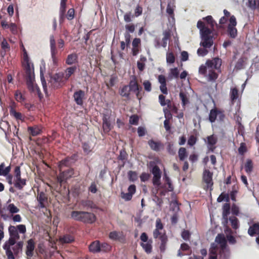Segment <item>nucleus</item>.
Segmentation results:
<instances>
[{
  "label": "nucleus",
  "instance_id": "1",
  "mask_svg": "<svg viewBox=\"0 0 259 259\" xmlns=\"http://www.w3.org/2000/svg\"><path fill=\"white\" fill-rule=\"evenodd\" d=\"M197 27L200 31L201 37L200 45L203 47V48H199L197 53L198 56H204L208 53L207 49L210 48L213 44V32L201 20L197 22Z\"/></svg>",
  "mask_w": 259,
  "mask_h": 259
},
{
  "label": "nucleus",
  "instance_id": "2",
  "mask_svg": "<svg viewBox=\"0 0 259 259\" xmlns=\"http://www.w3.org/2000/svg\"><path fill=\"white\" fill-rule=\"evenodd\" d=\"M23 65L25 71L26 84L29 91L33 93H36L40 96L41 95L40 90L37 85L34 83L35 79L33 65H32V66H31L25 49H24Z\"/></svg>",
  "mask_w": 259,
  "mask_h": 259
},
{
  "label": "nucleus",
  "instance_id": "3",
  "mask_svg": "<svg viewBox=\"0 0 259 259\" xmlns=\"http://www.w3.org/2000/svg\"><path fill=\"white\" fill-rule=\"evenodd\" d=\"M70 218L73 220L85 224H93L96 221L95 214L92 212L73 210L71 212Z\"/></svg>",
  "mask_w": 259,
  "mask_h": 259
},
{
  "label": "nucleus",
  "instance_id": "4",
  "mask_svg": "<svg viewBox=\"0 0 259 259\" xmlns=\"http://www.w3.org/2000/svg\"><path fill=\"white\" fill-rule=\"evenodd\" d=\"M222 64V59L219 57L212 58L211 60H207L205 64H202L199 68V73L204 76H207V70L210 68H214L221 72V66Z\"/></svg>",
  "mask_w": 259,
  "mask_h": 259
},
{
  "label": "nucleus",
  "instance_id": "5",
  "mask_svg": "<svg viewBox=\"0 0 259 259\" xmlns=\"http://www.w3.org/2000/svg\"><path fill=\"white\" fill-rule=\"evenodd\" d=\"M59 173L57 176V182L60 186L66 184L67 180L74 175V170L72 167L59 168Z\"/></svg>",
  "mask_w": 259,
  "mask_h": 259
},
{
  "label": "nucleus",
  "instance_id": "6",
  "mask_svg": "<svg viewBox=\"0 0 259 259\" xmlns=\"http://www.w3.org/2000/svg\"><path fill=\"white\" fill-rule=\"evenodd\" d=\"M66 80L64 78V72L56 73L51 76L50 83L54 89H57L65 84Z\"/></svg>",
  "mask_w": 259,
  "mask_h": 259
},
{
  "label": "nucleus",
  "instance_id": "7",
  "mask_svg": "<svg viewBox=\"0 0 259 259\" xmlns=\"http://www.w3.org/2000/svg\"><path fill=\"white\" fill-rule=\"evenodd\" d=\"M237 22L234 15H232L229 19V23L227 26L226 32L228 36L232 39H235L238 35V30L236 28Z\"/></svg>",
  "mask_w": 259,
  "mask_h": 259
},
{
  "label": "nucleus",
  "instance_id": "8",
  "mask_svg": "<svg viewBox=\"0 0 259 259\" xmlns=\"http://www.w3.org/2000/svg\"><path fill=\"white\" fill-rule=\"evenodd\" d=\"M151 172L153 175L152 182L153 185L159 188L161 185L160 179L161 177V171L157 165L153 167Z\"/></svg>",
  "mask_w": 259,
  "mask_h": 259
},
{
  "label": "nucleus",
  "instance_id": "9",
  "mask_svg": "<svg viewBox=\"0 0 259 259\" xmlns=\"http://www.w3.org/2000/svg\"><path fill=\"white\" fill-rule=\"evenodd\" d=\"M160 230L155 229L153 231V237L155 239L159 238L161 241L160 249H164L167 241V237L165 233H162Z\"/></svg>",
  "mask_w": 259,
  "mask_h": 259
},
{
  "label": "nucleus",
  "instance_id": "10",
  "mask_svg": "<svg viewBox=\"0 0 259 259\" xmlns=\"http://www.w3.org/2000/svg\"><path fill=\"white\" fill-rule=\"evenodd\" d=\"M212 173L208 169H204L203 172V181L206 183L207 189L210 188V190L212 189V187L213 184L212 182Z\"/></svg>",
  "mask_w": 259,
  "mask_h": 259
},
{
  "label": "nucleus",
  "instance_id": "11",
  "mask_svg": "<svg viewBox=\"0 0 259 259\" xmlns=\"http://www.w3.org/2000/svg\"><path fill=\"white\" fill-rule=\"evenodd\" d=\"M51 57L54 64H56L58 59L56 57L58 51L56 47V41L53 35L50 36V39Z\"/></svg>",
  "mask_w": 259,
  "mask_h": 259
},
{
  "label": "nucleus",
  "instance_id": "12",
  "mask_svg": "<svg viewBox=\"0 0 259 259\" xmlns=\"http://www.w3.org/2000/svg\"><path fill=\"white\" fill-rule=\"evenodd\" d=\"M84 91L79 90L74 93L73 98L76 104L79 106H82L83 104V100L85 99Z\"/></svg>",
  "mask_w": 259,
  "mask_h": 259
},
{
  "label": "nucleus",
  "instance_id": "13",
  "mask_svg": "<svg viewBox=\"0 0 259 259\" xmlns=\"http://www.w3.org/2000/svg\"><path fill=\"white\" fill-rule=\"evenodd\" d=\"M76 155H73L71 156H68L65 159L61 160L58 165L59 168H66L65 167H70V165L74 162Z\"/></svg>",
  "mask_w": 259,
  "mask_h": 259
},
{
  "label": "nucleus",
  "instance_id": "14",
  "mask_svg": "<svg viewBox=\"0 0 259 259\" xmlns=\"http://www.w3.org/2000/svg\"><path fill=\"white\" fill-rule=\"evenodd\" d=\"M136 187L135 185H131L128 188L127 193H121V197L125 201H130L132 199L133 195L135 193Z\"/></svg>",
  "mask_w": 259,
  "mask_h": 259
},
{
  "label": "nucleus",
  "instance_id": "15",
  "mask_svg": "<svg viewBox=\"0 0 259 259\" xmlns=\"http://www.w3.org/2000/svg\"><path fill=\"white\" fill-rule=\"evenodd\" d=\"M207 144L209 151L213 152L216 148L215 144L218 142L216 136L212 135L207 137Z\"/></svg>",
  "mask_w": 259,
  "mask_h": 259
},
{
  "label": "nucleus",
  "instance_id": "16",
  "mask_svg": "<svg viewBox=\"0 0 259 259\" xmlns=\"http://www.w3.org/2000/svg\"><path fill=\"white\" fill-rule=\"evenodd\" d=\"M37 200L38 202V206L40 208L46 207L48 203V197L44 192L39 193L37 196Z\"/></svg>",
  "mask_w": 259,
  "mask_h": 259
},
{
  "label": "nucleus",
  "instance_id": "17",
  "mask_svg": "<svg viewBox=\"0 0 259 259\" xmlns=\"http://www.w3.org/2000/svg\"><path fill=\"white\" fill-rule=\"evenodd\" d=\"M128 86L131 91L132 92L142 90V87L138 84L137 77L135 76L132 77V79L130 80Z\"/></svg>",
  "mask_w": 259,
  "mask_h": 259
},
{
  "label": "nucleus",
  "instance_id": "18",
  "mask_svg": "<svg viewBox=\"0 0 259 259\" xmlns=\"http://www.w3.org/2000/svg\"><path fill=\"white\" fill-rule=\"evenodd\" d=\"M141 40L139 38H135L132 41V54L137 56L140 52Z\"/></svg>",
  "mask_w": 259,
  "mask_h": 259
},
{
  "label": "nucleus",
  "instance_id": "19",
  "mask_svg": "<svg viewBox=\"0 0 259 259\" xmlns=\"http://www.w3.org/2000/svg\"><path fill=\"white\" fill-rule=\"evenodd\" d=\"M35 248V242L32 239L27 241L26 254L27 256L31 257L33 255V251Z\"/></svg>",
  "mask_w": 259,
  "mask_h": 259
},
{
  "label": "nucleus",
  "instance_id": "20",
  "mask_svg": "<svg viewBox=\"0 0 259 259\" xmlns=\"http://www.w3.org/2000/svg\"><path fill=\"white\" fill-rule=\"evenodd\" d=\"M109 117L107 115H103L102 118V128L104 132L106 134L109 132L111 130V125L109 120Z\"/></svg>",
  "mask_w": 259,
  "mask_h": 259
},
{
  "label": "nucleus",
  "instance_id": "21",
  "mask_svg": "<svg viewBox=\"0 0 259 259\" xmlns=\"http://www.w3.org/2000/svg\"><path fill=\"white\" fill-rule=\"evenodd\" d=\"M148 143L150 148L156 152L159 151L160 149L163 147L160 141H155L152 139L149 140Z\"/></svg>",
  "mask_w": 259,
  "mask_h": 259
},
{
  "label": "nucleus",
  "instance_id": "22",
  "mask_svg": "<svg viewBox=\"0 0 259 259\" xmlns=\"http://www.w3.org/2000/svg\"><path fill=\"white\" fill-rule=\"evenodd\" d=\"M89 251L93 253L101 251L100 242L98 240L92 242L89 246Z\"/></svg>",
  "mask_w": 259,
  "mask_h": 259
},
{
  "label": "nucleus",
  "instance_id": "23",
  "mask_svg": "<svg viewBox=\"0 0 259 259\" xmlns=\"http://www.w3.org/2000/svg\"><path fill=\"white\" fill-rule=\"evenodd\" d=\"M109 237L111 240L119 241H121L124 239L122 232H117L115 231L111 232L109 234Z\"/></svg>",
  "mask_w": 259,
  "mask_h": 259
},
{
  "label": "nucleus",
  "instance_id": "24",
  "mask_svg": "<svg viewBox=\"0 0 259 259\" xmlns=\"http://www.w3.org/2000/svg\"><path fill=\"white\" fill-rule=\"evenodd\" d=\"M248 233L250 236L259 234V222L253 223L248 229Z\"/></svg>",
  "mask_w": 259,
  "mask_h": 259
},
{
  "label": "nucleus",
  "instance_id": "25",
  "mask_svg": "<svg viewBox=\"0 0 259 259\" xmlns=\"http://www.w3.org/2000/svg\"><path fill=\"white\" fill-rule=\"evenodd\" d=\"M78 62V56L76 53L68 55L66 59L65 63L71 65Z\"/></svg>",
  "mask_w": 259,
  "mask_h": 259
},
{
  "label": "nucleus",
  "instance_id": "26",
  "mask_svg": "<svg viewBox=\"0 0 259 259\" xmlns=\"http://www.w3.org/2000/svg\"><path fill=\"white\" fill-rule=\"evenodd\" d=\"M152 240L149 239L147 242H141L140 245L142 247L144 251L148 254L150 253L152 250Z\"/></svg>",
  "mask_w": 259,
  "mask_h": 259
},
{
  "label": "nucleus",
  "instance_id": "27",
  "mask_svg": "<svg viewBox=\"0 0 259 259\" xmlns=\"http://www.w3.org/2000/svg\"><path fill=\"white\" fill-rule=\"evenodd\" d=\"M77 69L75 66L67 68L64 72V78L66 81L69 79L70 76L73 75Z\"/></svg>",
  "mask_w": 259,
  "mask_h": 259
},
{
  "label": "nucleus",
  "instance_id": "28",
  "mask_svg": "<svg viewBox=\"0 0 259 259\" xmlns=\"http://www.w3.org/2000/svg\"><path fill=\"white\" fill-rule=\"evenodd\" d=\"M11 165L6 166L4 162L1 163L0 164V176H7L11 171Z\"/></svg>",
  "mask_w": 259,
  "mask_h": 259
},
{
  "label": "nucleus",
  "instance_id": "29",
  "mask_svg": "<svg viewBox=\"0 0 259 259\" xmlns=\"http://www.w3.org/2000/svg\"><path fill=\"white\" fill-rule=\"evenodd\" d=\"M253 169V163L250 159H247L246 162L244 164V169L245 172L248 174L250 175Z\"/></svg>",
  "mask_w": 259,
  "mask_h": 259
},
{
  "label": "nucleus",
  "instance_id": "30",
  "mask_svg": "<svg viewBox=\"0 0 259 259\" xmlns=\"http://www.w3.org/2000/svg\"><path fill=\"white\" fill-rule=\"evenodd\" d=\"M213 68H210L208 69V73L207 74V79L209 81H214L218 77V74L213 69Z\"/></svg>",
  "mask_w": 259,
  "mask_h": 259
},
{
  "label": "nucleus",
  "instance_id": "31",
  "mask_svg": "<svg viewBox=\"0 0 259 259\" xmlns=\"http://www.w3.org/2000/svg\"><path fill=\"white\" fill-rule=\"evenodd\" d=\"M230 96L231 103L232 104H233L239 97L238 90L237 89V88L231 89Z\"/></svg>",
  "mask_w": 259,
  "mask_h": 259
},
{
  "label": "nucleus",
  "instance_id": "32",
  "mask_svg": "<svg viewBox=\"0 0 259 259\" xmlns=\"http://www.w3.org/2000/svg\"><path fill=\"white\" fill-rule=\"evenodd\" d=\"M9 232L11 237L17 239L18 240L19 239L20 236L16 227L10 226L9 227Z\"/></svg>",
  "mask_w": 259,
  "mask_h": 259
},
{
  "label": "nucleus",
  "instance_id": "33",
  "mask_svg": "<svg viewBox=\"0 0 259 259\" xmlns=\"http://www.w3.org/2000/svg\"><path fill=\"white\" fill-rule=\"evenodd\" d=\"M28 131L31 136H36L41 133V130L38 126H29L28 127Z\"/></svg>",
  "mask_w": 259,
  "mask_h": 259
},
{
  "label": "nucleus",
  "instance_id": "34",
  "mask_svg": "<svg viewBox=\"0 0 259 259\" xmlns=\"http://www.w3.org/2000/svg\"><path fill=\"white\" fill-rule=\"evenodd\" d=\"M26 184V179L22 178L18 180H15V182L14 183V186L19 190H22Z\"/></svg>",
  "mask_w": 259,
  "mask_h": 259
},
{
  "label": "nucleus",
  "instance_id": "35",
  "mask_svg": "<svg viewBox=\"0 0 259 259\" xmlns=\"http://www.w3.org/2000/svg\"><path fill=\"white\" fill-rule=\"evenodd\" d=\"M131 90L127 85H124L119 91V94L123 97L129 98Z\"/></svg>",
  "mask_w": 259,
  "mask_h": 259
},
{
  "label": "nucleus",
  "instance_id": "36",
  "mask_svg": "<svg viewBox=\"0 0 259 259\" xmlns=\"http://www.w3.org/2000/svg\"><path fill=\"white\" fill-rule=\"evenodd\" d=\"M163 179L165 181L164 187H166V186L168 185V188L166 189V191H172L174 190L173 186L171 183L170 180L169 178L168 177L166 173L164 174Z\"/></svg>",
  "mask_w": 259,
  "mask_h": 259
},
{
  "label": "nucleus",
  "instance_id": "37",
  "mask_svg": "<svg viewBox=\"0 0 259 259\" xmlns=\"http://www.w3.org/2000/svg\"><path fill=\"white\" fill-rule=\"evenodd\" d=\"M221 112L219 111L216 108L212 109L210 111V113L209 114V120L211 122H213L215 121L217 115L220 113Z\"/></svg>",
  "mask_w": 259,
  "mask_h": 259
},
{
  "label": "nucleus",
  "instance_id": "38",
  "mask_svg": "<svg viewBox=\"0 0 259 259\" xmlns=\"http://www.w3.org/2000/svg\"><path fill=\"white\" fill-rule=\"evenodd\" d=\"M248 7L251 10L259 11V0H248Z\"/></svg>",
  "mask_w": 259,
  "mask_h": 259
},
{
  "label": "nucleus",
  "instance_id": "39",
  "mask_svg": "<svg viewBox=\"0 0 259 259\" xmlns=\"http://www.w3.org/2000/svg\"><path fill=\"white\" fill-rule=\"evenodd\" d=\"M10 115L13 116L15 117V118L16 120H24V117L23 115L20 113L17 112L15 109H10Z\"/></svg>",
  "mask_w": 259,
  "mask_h": 259
},
{
  "label": "nucleus",
  "instance_id": "40",
  "mask_svg": "<svg viewBox=\"0 0 259 259\" xmlns=\"http://www.w3.org/2000/svg\"><path fill=\"white\" fill-rule=\"evenodd\" d=\"M178 156L180 160L184 161V160L188 156V153L186 149L184 147H181L178 151Z\"/></svg>",
  "mask_w": 259,
  "mask_h": 259
},
{
  "label": "nucleus",
  "instance_id": "41",
  "mask_svg": "<svg viewBox=\"0 0 259 259\" xmlns=\"http://www.w3.org/2000/svg\"><path fill=\"white\" fill-rule=\"evenodd\" d=\"M229 221L232 228L234 229H237L239 227V220L235 216H231L229 218Z\"/></svg>",
  "mask_w": 259,
  "mask_h": 259
},
{
  "label": "nucleus",
  "instance_id": "42",
  "mask_svg": "<svg viewBox=\"0 0 259 259\" xmlns=\"http://www.w3.org/2000/svg\"><path fill=\"white\" fill-rule=\"evenodd\" d=\"M230 206L228 203H225L223 206V217L226 221L228 220V215L230 214Z\"/></svg>",
  "mask_w": 259,
  "mask_h": 259
},
{
  "label": "nucleus",
  "instance_id": "43",
  "mask_svg": "<svg viewBox=\"0 0 259 259\" xmlns=\"http://www.w3.org/2000/svg\"><path fill=\"white\" fill-rule=\"evenodd\" d=\"M17 240V239L10 237L9 240L3 245V248L11 249V246L15 244Z\"/></svg>",
  "mask_w": 259,
  "mask_h": 259
},
{
  "label": "nucleus",
  "instance_id": "44",
  "mask_svg": "<svg viewBox=\"0 0 259 259\" xmlns=\"http://www.w3.org/2000/svg\"><path fill=\"white\" fill-rule=\"evenodd\" d=\"M203 20H205L207 24L210 27V29L212 31L215 24V21L213 20L212 17L210 15L207 16L203 18Z\"/></svg>",
  "mask_w": 259,
  "mask_h": 259
},
{
  "label": "nucleus",
  "instance_id": "45",
  "mask_svg": "<svg viewBox=\"0 0 259 259\" xmlns=\"http://www.w3.org/2000/svg\"><path fill=\"white\" fill-rule=\"evenodd\" d=\"M66 4H61L60 8V21L63 22L65 18Z\"/></svg>",
  "mask_w": 259,
  "mask_h": 259
},
{
  "label": "nucleus",
  "instance_id": "46",
  "mask_svg": "<svg viewBox=\"0 0 259 259\" xmlns=\"http://www.w3.org/2000/svg\"><path fill=\"white\" fill-rule=\"evenodd\" d=\"M23 243L22 241H19L13 247L14 254L17 255L19 253L20 250L22 249Z\"/></svg>",
  "mask_w": 259,
  "mask_h": 259
},
{
  "label": "nucleus",
  "instance_id": "47",
  "mask_svg": "<svg viewBox=\"0 0 259 259\" xmlns=\"http://www.w3.org/2000/svg\"><path fill=\"white\" fill-rule=\"evenodd\" d=\"M143 13V8L139 4L136 6V8L134 10V15L132 16L133 17H138L141 16Z\"/></svg>",
  "mask_w": 259,
  "mask_h": 259
},
{
  "label": "nucleus",
  "instance_id": "48",
  "mask_svg": "<svg viewBox=\"0 0 259 259\" xmlns=\"http://www.w3.org/2000/svg\"><path fill=\"white\" fill-rule=\"evenodd\" d=\"M60 240L63 243H69L73 241L74 238L70 235H66L61 238Z\"/></svg>",
  "mask_w": 259,
  "mask_h": 259
},
{
  "label": "nucleus",
  "instance_id": "49",
  "mask_svg": "<svg viewBox=\"0 0 259 259\" xmlns=\"http://www.w3.org/2000/svg\"><path fill=\"white\" fill-rule=\"evenodd\" d=\"M180 97L182 101V106L183 107L185 106L189 103V100L186 95L183 92H180Z\"/></svg>",
  "mask_w": 259,
  "mask_h": 259
},
{
  "label": "nucleus",
  "instance_id": "50",
  "mask_svg": "<svg viewBox=\"0 0 259 259\" xmlns=\"http://www.w3.org/2000/svg\"><path fill=\"white\" fill-rule=\"evenodd\" d=\"M175 61V57L173 53L168 52L166 54V62L167 63L172 64Z\"/></svg>",
  "mask_w": 259,
  "mask_h": 259
},
{
  "label": "nucleus",
  "instance_id": "51",
  "mask_svg": "<svg viewBox=\"0 0 259 259\" xmlns=\"http://www.w3.org/2000/svg\"><path fill=\"white\" fill-rule=\"evenodd\" d=\"M15 98L16 100L19 102H23L25 98L24 96L22 95L21 92L19 90H17L15 93Z\"/></svg>",
  "mask_w": 259,
  "mask_h": 259
},
{
  "label": "nucleus",
  "instance_id": "52",
  "mask_svg": "<svg viewBox=\"0 0 259 259\" xmlns=\"http://www.w3.org/2000/svg\"><path fill=\"white\" fill-rule=\"evenodd\" d=\"M139 118L138 115L134 114L130 117L129 122L133 125H138Z\"/></svg>",
  "mask_w": 259,
  "mask_h": 259
},
{
  "label": "nucleus",
  "instance_id": "53",
  "mask_svg": "<svg viewBox=\"0 0 259 259\" xmlns=\"http://www.w3.org/2000/svg\"><path fill=\"white\" fill-rule=\"evenodd\" d=\"M166 13L168 14V15L174 18V9L171 5V3H169L167 5V8H166Z\"/></svg>",
  "mask_w": 259,
  "mask_h": 259
},
{
  "label": "nucleus",
  "instance_id": "54",
  "mask_svg": "<svg viewBox=\"0 0 259 259\" xmlns=\"http://www.w3.org/2000/svg\"><path fill=\"white\" fill-rule=\"evenodd\" d=\"M82 149L83 152L87 154H89L92 151L91 147L90 146L89 143L86 142L82 144Z\"/></svg>",
  "mask_w": 259,
  "mask_h": 259
},
{
  "label": "nucleus",
  "instance_id": "55",
  "mask_svg": "<svg viewBox=\"0 0 259 259\" xmlns=\"http://www.w3.org/2000/svg\"><path fill=\"white\" fill-rule=\"evenodd\" d=\"M9 28L13 34H17L18 33V27L15 23H11L9 24Z\"/></svg>",
  "mask_w": 259,
  "mask_h": 259
},
{
  "label": "nucleus",
  "instance_id": "56",
  "mask_svg": "<svg viewBox=\"0 0 259 259\" xmlns=\"http://www.w3.org/2000/svg\"><path fill=\"white\" fill-rule=\"evenodd\" d=\"M8 209L11 213H15L19 211V209L13 203H11L8 205Z\"/></svg>",
  "mask_w": 259,
  "mask_h": 259
},
{
  "label": "nucleus",
  "instance_id": "57",
  "mask_svg": "<svg viewBox=\"0 0 259 259\" xmlns=\"http://www.w3.org/2000/svg\"><path fill=\"white\" fill-rule=\"evenodd\" d=\"M128 177L129 180L134 182L137 179V174L136 172L130 170L128 172Z\"/></svg>",
  "mask_w": 259,
  "mask_h": 259
},
{
  "label": "nucleus",
  "instance_id": "58",
  "mask_svg": "<svg viewBox=\"0 0 259 259\" xmlns=\"http://www.w3.org/2000/svg\"><path fill=\"white\" fill-rule=\"evenodd\" d=\"M101 251L108 252L111 249V246L105 242L100 244Z\"/></svg>",
  "mask_w": 259,
  "mask_h": 259
},
{
  "label": "nucleus",
  "instance_id": "59",
  "mask_svg": "<svg viewBox=\"0 0 259 259\" xmlns=\"http://www.w3.org/2000/svg\"><path fill=\"white\" fill-rule=\"evenodd\" d=\"M143 85L144 89L146 91L148 92H150L152 90V85L151 83L149 80H145L143 82Z\"/></svg>",
  "mask_w": 259,
  "mask_h": 259
},
{
  "label": "nucleus",
  "instance_id": "60",
  "mask_svg": "<svg viewBox=\"0 0 259 259\" xmlns=\"http://www.w3.org/2000/svg\"><path fill=\"white\" fill-rule=\"evenodd\" d=\"M14 178L15 180L21 179V170L19 166H16L14 169Z\"/></svg>",
  "mask_w": 259,
  "mask_h": 259
},
{
  "label": "nucleus",
  "instance_id": "61",
  "mask_svg": "<svg viewBox=\"0 0 259 259\" xmlns=\"http://www.w3.org/2000/svg\"><path fill=\"white\" fill-rule=\"evenodd\" d=\"M247 151L246 144L244 143H241L238 148V152L239 154L243 155Z\"/></svg>",
  "mask_w": 259,
  "mask_h": 259
},
{
  "label": "nucleus",
  "instance_id": "62",
  "mask_svg": "<svg viewBox=\"0 0 259 259\" xmlns=\"http://www.w3.org/2000/svg\"><path fill=\"white\" fill-rule=\"evenodd\" d=\"M74 17V10L73 8L69 9L67 12L66 18L69 20H72Z\"/></svg>",
  "mask_w": 259,
  "mask_h": 259
},
{
  "label": "nucleus",
  "instance_id": "63",
  "mask_svg": "<svg viewBox=\"0 0 259 259\" xmlns=\"http://www.w3.org/2000/svg\"><path fill=\"white\" fill-rule=\"evenodd\" d=\"M181 236L185 240H189L190 237V233L188 230H184L182 232Z\"/></svg>",
  "mask_w": 259,
  "mask_h": 259
},
{
  "label": "nucleus",
  "instance_id": "64",
  "mask_svg": "<svg viewBox=\"0 0 259 259\" xmlns=\"http://www.w3.org/2000/svg\"><path fill=\"white\" fill-rule=\"evenodd\" d=\"M6 251V254L7 256L8 259H15L14 255L11 249L8 248H4Z\"/></svg>",
  "mask_w": 259,
  "mask_h": 259
}]
</instances>
